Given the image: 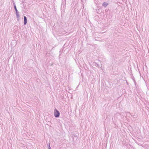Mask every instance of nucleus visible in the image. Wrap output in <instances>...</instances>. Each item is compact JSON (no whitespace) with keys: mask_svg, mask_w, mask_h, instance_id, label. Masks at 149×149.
Returning <instances> with one entry per match:
<instances>
[{"mask_svg":"<svg viewBox=\"0 0 149 149\" xmlns=\"http://www.w3.org/2000/svg\"><path fill=\"white\" fill-rule=\"evenodd\" d=\"M54 114L55 117H59L60 113L56 109H55L54 111Z\"/></svg>","mask_w":149,"mask_h":149,"instance_id":"1","label":"nucleus"},{"mask_svg":"<svg viewBox=\"0 0 149 149\" xmlns=\"http://www.w3.org/2000/svg\"><path fill=\"white\" fill-rule=\"evenodd\" d=\"M14 7L16 11V15L17 16V20L18 21H19V12L17 10L15 5Z\"/></svg>","mask_w":149,"mask_h":149,"instance_id":"2","label":"nucleus"},{"mask_svg":"<svg viewBox=\"0 0 149 149\" xmlns=\"http://www.w3.org/2000/svg\"><path fill=\"white\" fill-rule=\"evenodd\" d=\"M24 25H25L27 23V20L26 17V16H24Z\"/></svg>","mask_w":149,"mask_h":149,"instance_id":"3","label":"nucleus"},{"mask_svg":"<svg viewBox=\"0 0 149 149\" xmlns=\"http://www.w3.org/2000/svg\"><path fill=\"white\" fill-rule=\"evenodd\" d=\"M108 5V3H107L106 2H104L103 3L102 6L104 7H106Z\"/></svg>","mask_w":149,"mask_h":149,"instance_id":"4","label":"nucleus"},{"mask_svg":"<svg viewBox=\"0 0 149 149\" xmlns=\"http://www.w3.org/2000/svg\"><path fill=\"white\" fill-rule=\"evenodd\" d=\"M49 148H51V147H50V143H49V145H48V149H49Z\"/></svg>","mask_w":149,"mask_h":149,"instance_id":"5","label":"nucleus"},{"mask_svg":"<svg viewBox=\"0 0 149 149\" xmlns=\"http://www.w3.org/2000/svg\"><path fill=\"white\" fill-rule=\"evenodd\" d=\"M96 65L98 67H99V64H98L96 63Z\"/></svg>","mask_w":149,"mask_h":149,"instance_id":"6","label":"nucleus"},{"mask_svg":"<svg viewBox=\"0 0 149 149\" xmlns=\"http://www.w3.org/2000/svg\"><path fill=\"white\" fill-rule=\"evenodd\" d=\"M48 149H51V148H49Z\"/></svg>","mask_w":149,"mask_h":149,"instance_id":"7","label":"nucleus"}]
</instances>
